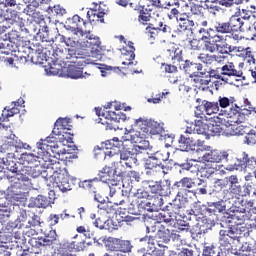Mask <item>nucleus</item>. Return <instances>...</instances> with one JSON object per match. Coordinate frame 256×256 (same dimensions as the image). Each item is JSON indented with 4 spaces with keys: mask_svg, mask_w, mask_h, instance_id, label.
<instances>
[{
    "mask_svg": "<svg viewBox=\"0 0 256 256\" xmlns=\"http://www.w3.org/2000/svg\"><path fill=\"white\" fill-rule=\"evenodd\" d=\"M44 175L46 181H50V183L58 185V188L62 193L72 191L73 184L69 182V177L65 174V168H63V164L61 162L57 160H50V163L44 171Z\"/></svg>",
    "mask_w": 256,
    "mask_h": 256,
    "instance_id": "nucleus-1",
    "label": "nucleus"
},
{
    "mask_svg": "<svg viewBox=\"0 0 256 256\" xmlns=\"http://www.w3.org/2000/svg\"><path fill=\"white\" fill-rule=\"evenodd\" d=\"M151 119L146 117H140L134 121V127L136 132L134 134L127 133L122 137L123 141H130L131 143H142L147 139L149 135V129L151 127Z\"/></svg>",
    "mask_w": 256,
    "mask_h": 256,
    "instance_id": "nucleus-2",
    "label": "nucleus"
},
{
    "mask_svg": "<svg viewBox=\"0 0 256 256\" xmlns=\"http://www.w3.org/2000/svg\"><path fill=\"white\" fill-rule=\"evenodd\" d=\"M193 127H187L185 132L180 135L178 139V144L181 151H195L196 145H201V140H199V129Z\"/></svg>",
    "mask_w": 256,
    "mask_h": 256,
    "instance_id": "nucleus-3",
    "label": "nucleus"
},
{
    "mask_svg": "<svg viewBox=\"0 0 256 256\" xmlns=\"http://www.w3.org/2000/svg\"><path fill=\"white\" fill-rule=\"evenodd\" d=\"M164 55L172 63H162L165 73H178V68L181 67V63H183V50L175 46H169L164 52Z\"/></svg>",
    "mask_w": 256,
    "mask_h": 256,
    "instance_id": "nucleus-4",
    "label": "nucleus"
},
{
    "mask_svg": "<svg viewBox=\"0 0 256 256\" xmlns=\"http://www.w3.org/2000/svg\"><path fill=\"white\" fill-rule=\"evenodd\" d=\"M85 249V242H77V241H62L58 244L55 249V253L58 256H77L75 253H79V251H83Z\"/></svg>",
    "mask_w": 256,
    "mask_h": 256,
    "instance_id": "nucleus-5",
    "label": "nucleus"
},
{
    "mask_svg": "<svg viewBox=\"0 0 256 256\" xmlns=\"http://www.w3.org/2000/svg\"><path fill=\"white\" fill-rule=\"evenodd\" d=\"M170 155L171 154L167 150H159L153 153L145 160V169L152 170L157 169V167L164 169L165 166L163 165V163H165V161H169Z\"/></svg>",
    "mask_w": 256,
    "mask_h": 256,
    "instance_id": "nucleus-6",
    "label": "nucleus"
},
{
    "mask_svg": "<svg viewBox=\"0 0 256 256\" xmlns=\"http://www.w3.org/2000/svg\"><path fill=\"white\" fill-rule=\"evenodd\" d=\"M104 118H100L99 123L106 127V131H113L117 129V123H121V121H127V115L123 112H114L108 111L106 114H103Z\"/></svg>",
    "mask_w": 256,
    "mask_h": 256,
    "instance_id": "nucleus-7",
    "label": "nucleus"
},
{
    "mask_svg": "<svg viewBox=\"0 0 256 256\" xmlns=\"http://www.w3.org/2000/svg\"><path fill=\"white\" fill-rule=\"evenodd\" d=\"M230 77H243V70H237V67L233 62H228L221 67V73H216V79H220L224 83L231 85Z\"/></svg>",
    "mask_w": 256,
    "mask_h": 256,
    "instance_id": "nucleus-8",
    "label": "nucleus"
},
{
    "mask_svg": "<svg viewBox=\"0 0 256 256\" xmlns=\"http://www.w3.org/2000/svg\"><path fill=\"white\" fill-rule=\"evenodd\" d=\"M225 49H228L229 53H235L237 57L246 61V63H255V55L251 47L244 48L243 46H233L231 44L224 45Z\"/></svg>",
    "mask_w": 256,
    "mask_h": 256,
    "instance_id": "nucleus-9",
    "label": "nucleus"
},
{
    "mask_svg": "<svg viewBox=\"0 0 256 256\" xmlns=\"http://www.w3.org/2000/svg\"><path fill=\"white\" fill-rule=\"evenodd\" d=\"M87 25H89V22L85 21L77 14L72 18H68L66 21L67 29H70V31H77L80 35H83V33H91V30L87 29Z\"/></svg>",
    "mask_w": 256,
    "mask_h": 256,
    "instance_id": "nucleus-10",
    "label": "nucleus"
},
{
    "mask_svg": "<svg viewBox=\"0 0 256 256\" xmlns=\"http://www.w3.org/2000/svg\"><path fill=\"white\" fill-rule=\"evenodd\" d=\"M203 160L207 161V163H221V161H226L230 167H234L235 165V163L231 162L227 151L212 150L203 155Z\"/></svg>",
    "mask_w": 256,
    "mask_h": 256,
    "instance_id": "nucleus-11",
    "label": "nucleus"
},
{
    "mask_svg": "<svg viewBox=\"0 0 256 256\" xmlns=\"http://www.w3.org/2000/svg\"><path fill=\"white\" fill-rule=\"evenodd\" d=\"M256 115L255 108L251 106H242L239 107L237 104L234 108L231 109V118L234 119V123H244L245 119L249 117V115Z\"/></svg>",
    "mask_w": 256,
    "mask_h": 256,
    "instance_id": "nucleus-12",
    "label": "nucleus"
},
{
    "mask_svg": "<svg viewBox=\"0 0 256 256\" xmlns=\"http://www.w3.org/2000/svg\"><path fill=\"white\" fill-rule=\"evenodd\" d=\"M199 105L196 107L198 115H215L219 113V102H210L207 100L196 99Z\"/></svg>",
    "mask_w": 256,
    "mask_h": 256,
    "instance_id": "nucleus-13",
    "label": "nucleus"
},
{
    "mask_svg": "<svg viewBox=\"0 0 256 256\" xmlns=\"http://www.w3.org/2000/svg\"><path fill=\"white\" fill-rule=\"evenodd\" d=\"M23 191V184L21 182H14L6 190L7 199H10V201H21L25 199V192Z\"/></svg>",
    "mask_w": 256,
    "mask_h": 256,
    "instance_id": "nucleus-14",
    "label": "nucleus"
},
{
    "mask_svg": "<svg viewBox=\"0 0 256 256\" xmlns=\"http://www.w3.org/2000/svg\"><path fill=\"white\" fill-rule=\"evenodd\" d=\"M143 203H145V201L139 200L137 197L133 196L132 198L125 197L119 203H115V205H125L124 210L126 211L127 209L129 213L134 214L137 209L143 207Z\"/></svg>",
    "mask_w": 256,
    "mask_h": 256,
    "instance_id": "nucleus-15",
    "label": "nucleus"
},
{
    "mask_svg": "<svg viewBox=\"0 0 256 256\" xmlns=\"http://www.w3.org/2000/svg\"><path fill=\"white\" fill-rule=\"evenodd\" d=\"M151 193L160 195V197H167L171 193V185L167 182H152L149 184Z\"/></svg>",
    "mask_w": 256,
    "mask_h": 256,
    "instance_id": "nucleus-16",
    "label": "nucleus"
},
{
    "mask_svg": "<svg viewBox=\"0 0 256 256\" xmlns=\"http://www.w3.org/2000/svg\"><path fill=\"white\" fill-rule=\"evenodd\" d=\"M165 208L169 211V213L176 217L185 216V203L181 201V199H174Z\"/></svg>",
    "mask_w": 256,
    "mask_h": 256,
    "instance_id": "nucleus-17",
    "label": "nucleus"
},
{
    "mask_svg": "<svg viewBox=\"0 0 256 256\" xmlns=\"http://www.w3.org/2000/svg\"><path fill=\"white\" fill-rule=\"evenodd\" d=\"M19 21H21V18L18 16L17 12L11 11V17L6 18L5 22H0V35L6 33L7 29H11V25H13V23H16V25H19L20 28L23 29L25 24Z\"/></svg>",
    "mask_w": 256,
    "mask_h": 256,
    "instance_id": "nucleus-18",
    "label": "nucleus"
},
{
    "mask_svg": "<svg viewBox=\"0 0 256 256\" xmlns=\"http://www.w3.org/2000/svg\"><path fill=\"white\" fill-rule=\"evenodd\" d=\"M210 40L216 47H219V43H225L224 45H229L228 41H235L236 43H239L243 38L239 34H229V35H219L216 34L215 36H209Z\"/></svg>",
    "mask_w": 256,
    "mask_h": 256,
    "instance_id": "nucleus-19",
    "label": "nucleus"
},
{
    "mask_svg": "<svg viewBox=\"0 0 256 256\" xmlns=\"http://www.w3.org/2000/svg\"><path fill=\"white\" fill-rule=\"evenodd\" d=\"M230 25V31L237 35L236 33H242V31H245V26H247V22L241 20L238 15H232L228 21Z\"/></svg>",
    "mask_w": 256,
    "mask_h": 256,
    "instance_id": "nucleus-20",
    "label": "nucleus"
},
{
    "mask_svg": "<svg viewBox=\"0 0 256 256\" xmlns=\"http://www.w3.org/2000/svg\"><path fill=\"white\" fill-rule=\"evenodd\" d=\"M50 49L52 51V57L54 61H59L60 63H65L66 59H71V53L68 52L67 49H63L59 46H50Z\"/></svg>",
    "mask_w": 256,
    "mask_h": 256,
    "instance_id": "nucleus-21",
    "label": "nucleus"
},
{
    "mask_svg": "<svg viewBox=\"0 0 256 256\" xmlns=\"http://www.w3.org/2000/svg\"><path fill=\"white\" fill-rule=\"evenodd\" d=\"M85 46L87 53H90L92 57H99V55H101L102 48L99 39L90 38L85 42Z\"/></svg>",
    "mask_w": 256,
    "mask_h": 256,
    "instance_id": "nucleus-22",
    "label": "nucleus"
},
{
    "mask_svg": "<svg viewBox=\"0 0 256 256\" xmlns=\"http://www.w3.org/2000/svg\"><path fill=\"white\" fill-rule=\"evenodd\" d=\"M216 103H218V110L227 109V107H229L228 115L231 118V110L235 109V105H237V100L235 99V97L219 96Z\"/></svg>",
    "mask_w": 256,
    "mask_h": 256,
    "instance_id": "nucleus-23",
    "label": "nucleus"
},
{
    "mask_svg": "<svg viewBox=\"0 0 256 256\" xmlns=\"http://www.w3.org/2000/svg\"><path fill=\"white\" fill-rule=\"evenodd\" d=\"M147 155H149V152H147V149H142L141 152H138L134 156H131L130 158L124 160L122 162V165H125L129 169H131L134 165H137L139 161H145V159H147Z\"/></svg>",
    "mask_w": 256,
    "mask_h": 256,
    "instance_id": "nucleus-24",
    "label": "nucleus"
},
{
    "mask_svg": "<svg viewBox=\"0 0 256 256\" xmlns=\"http://www.w3.org/2000/svg\"><path fill=\"white\" fill-rule=\"evenodd\" d=\"M220 235V241H223L225 245L229 243V239H239L241 236V233H239V228L233 229V227H230V229L227 230H220L219 232Z\"/></svg>",
    "mask_w": 256,
    "mask_h": 256,
    "instance_id": "nucleus-25",
    "label": "nucleus"
},
{
    "mask_svg": "<svg viewBox=\"0 0 256 256\" xmlns=\"http://www.w3.org/2000/svg\"><path fill=\"white\" fill-rule=\"evenodd\" d=\"M66 75L67 77H70V79H87L90 74L87 72L83 74V68H79L75 65H69L66 68Z\"/></svg>",
    "mask_w": 256,
    "mask_h": 256,
    "instance_id": "nucleus-26",
    "label": "nucleus"
},
{
    "mask_svg": "<svg viewBox=\"0 0 256 256\" xmlns=\"http://www.w3.org/2000/svg\"><path fill=\"white\" fill-rule=\"evenodd\" d=\"M240 161L239 165L245 167V169H250L253 173H256V158L249 157V154L243 152L241 157L238 159Z\"/></svg>",
    "mask_w": 256,
    "mask_h": 256,
    "instance_id": "nucleus-27",
    "label": "nucleus"
},
{
    "mask_svg": "<svg viewBox=\"0 0 256 256\" xmlns=\"http://www.w3.org/2000/svg\"><path fill=\"white\" fill-rule=\"evenodd\" d=\"M60 43H65L66 47H70V49H68V53H73V51H75V49H79L81 45V42H79L77 36L67 38L63 35H60Z\"/></svg>",
    "mask_w": 256,
    "mask_h": 256,
    "instance_id": "nucleus-28",
    "label": "nucleus"
},
{
    "mask_svg": "<svg viewBox=\"0 0 256 256\" xmlns=\"http://www.w3.org/2000/svg\"><path fill=\"white\" fill-rule=\"evenodd\" d=\"M152 11L153 10L151 8L145 7H142V9L139 10L138 22L140 23V25H147V23L151 21V19L153 18V16L151 15Z\"/></svg>",
    "mask_w": 256,
    "mask_h": 256,
    "instance_id": "nucleus-29",
    "label": "nucleus"
},
{
    "mask_svg": "<svg viewBox=\"0 0 256 256\" xmlns=\"http://www.w3.org/2000/svg\"><path fill=\"white\" fill-rule=\"evenodd\" d=\"M214 123L210 129L213 136L219 137L223 133V127H225V119L216 116Z\"/></svg>",
    "mask_w": 256,
    "mask_h": 256,
    "instance_id": "nucleus-30",
    "label": "nucleus"
},
{
    "mask_svg": "<svg viewBox=\"0 0 256 256\" xmlns=\"http://www.w3.org/2000/svg\"><path fill=\"white\" fill-rule=\"evenodd\" d=\"M30 207H37L38 209H46L49 207V199L43 195H38L36 198L31 199Z\"/></svg>",
    "mask_w": 256,
    "mask_h": 256,
    "instance_id": "nucleus-31",
    "label": "nucleus"
},
{
    "mask_svg": "<svg viewBox=\"0 0 256 256\" xmlns=\"http://www.w3.org/2000/svg\"><path fill=\"white\" fill-rule=\"evenodd\" d=\"M177 217H175L173 214L169 212V210L164 206V209H162V212L158 214V221L159 223H175V220Z\"/></svg>",
    "mask_w": 256,
    "mask_h": 256,
    "instance_id": "nucleus-32",
    "label": "nucleus"
},
{
    "mask_svg": "<svg viewBox=\"0 0 256 256\" xmlns=\"http://www.w3.org/2000/svg\"><path fill=\"white\" fill-rule=\"evenodd\" d=\"M226 180L227 185H230V191H234L236 195H239L241 193V185H239V178L237 177V175H231L229 177H226Z\"/></svg>",
    "mask_w": 256,
    "mask_h": 256,
    "instance_id": "nucleus-33",
    "label": "nucleus"
},
{
    "mask_svg": "<svg viewBox=\"0 0 256 256\" xmlns=\"http://www.w3.org/2000/svg\"><path fill=\"white\" fill-rule=\"evenodd\" d=\"M115 173H117V170H113L112 167L105 166L98 173L99 181L106 183L111 178V175H115Z\"/></svg>",
    "mask_w": 256,
    "mask_h": 256,
    "instance_id": "nucleus-34",
    "label": "nucleus"
},
{
    "mask_svg": "<svg viewBox=\"0 0 256 256\" xmlns=\"http://www.w3.org/2000/svg\"><path fill=\"white\" fill-rule=\"evenodd\" d=\"M157 237L162 243H169L171 241V230L164 225L158 227Z\"/></svg>",
    "mask_w": 256,
    "mask_h": 256,
    "instance_id": "nucleus-35",
    "label": "nucleus"
},
{
    "mask_svg": "<svg viewBox=\"0 0 256 256\" xmlns=\"http://www.w3.org/2000/svg\"><path fill=\"white\" fill-rule=\"evenodd\" d=\"M37 159H39V157L35 154L24 152L21 154L19 162L21 165H33V163H37Z\"/></svg>",
    "mask_w": 256,
    "mask_h": 256,
    "instance_id": "nucleus-36",
    "label": "nucleus"
},
{
    "mask_svg": "<svg viewBox=\"0 0 256 256\" xmlns=\"http://www.w3.org/2000/svg\"><path fill=\"white\" fill-rule=\"evenodd\" d=\"M215 29H216V33H218L219 35H231V34H233L231 32V27H230L229 22L218 21V22H216Z\"/></svg>",
    "mask_w": 256,
    "mask_h": 256,
    "instance_id": "nucleus-37",
    "label": "nucleus"
},
{
    "mask_svg": "<svg viewBox=\"0 0 256 256\" xmlns=\"http://www.w3.org/2000/svg\"><path fill=\"white\" fill-rule=\"evenodd\" d=\"M122 55L124 59H126V61H129L128 65H131V63H133V60L135 59V46H133V42H128L125 52L122 53Z\"/></svg>",
    "mask_w": 256,
    "mask_h": 256,
    "instance_id": "nucleus-38",
    "label": "nucleus"
},
{
    "mask_svg": "<svg viewBox=\"0 0 256 256\" xmlns=\"http://www.w3.org/2000/svg\"><path fill=\"white\" fill-rule=\"evenodd\" d=\"M198 171L200 173V177L209 179V177H211V175L215 174L217 169L215 167L211 166V164H204L203 166H201L200 169H198Z\"/></svg>",
    "mask_w": 256,
    "mask_h": 256,
    "instance_id": "nucleus-39",
    "label": "nucleus"
},
{
    "mask_svg": "<svg viewBox=\"0 0 256 256\" xmlns=\"http://www.w3.org/2000/svg\"><path fill=\"white\" fill-rule=\"evenodd\" d=\"M100 211H102V213H106V215H108L107 219H111V217H113V215H117V208H115V206L111 202L102 204L100 206Z\"/></svg>",
    "mask_w": 256,
    "mask_h": 256,
    "instance_id": "nucleus-40",
    "label": "nucleus"
},
{
    "mask_svg": "<svg viewBox=\"0 0 256 256\" xmlns=\"http://www.w3.org/2000/svg\"><path fill=\"white\" fill-rule=\"evenodd\" d=\"M40 3H46V1L45 0H36V1L34 0L33 2L26 4L27 6H26V8H24V13L26 15H29V17L31 15H34L35 12L37 11V9H39Z\"/></svg>",
    "mask_w": 256,
    "mask_h": 256,
    "instance_id": "nucleus-41",
    "label": "nucleus"
},
{
    "mask_svg": "<svg viewBox=\"0 0 256 256\" xmlns=\"http://www.w3.org/2000/svg\"><path fill=\"white\" fill-rule=\"evenodd\" d=\"M195 185L192 178L184 177L174 184L177 189H191Z\"/></svg>",
    "mask_w": 256,
    "mask_h": 256,
    "instance_id": "nucleus-42",
    "label": "nucleus"
},
{
    "mask_svg": "<svg viewBox=\"0 0 256 256\" xmlns=\"http://www.w3.org/2000/svg\"><path fill=\"white\" fill-rule=\"evenodd\" d=\"M165 131L161 123L151 120L148 135H161Z\"/></svg>",
    "mask_w": 256,
    "mask_h": 256,
    "instance_id": "nucleus-43",
    "label": "nucleus"
},
{
    "mask_svg": "<svg viewBox=\"0 0 256 256\" xmlns=\"http://www.w3.org/2000/svg\"><path fill=\"white\" fill-rule=\"evenodd\" d=\"M217 246L213 243L204 242L203 253L206 256H219Z\"/></svg>",
    "mask_w": 256,
    "mask_h": 256,
    "instance_id": "nucleus-44",
    "label": "nucleus"
},
{
    "mask_svg": "<svg viewBox=\"0 0 256 256\" xmlns=\"http://www.w3.org/2000/svg\"><path fill=\"white\" fill-rule=\"evenodd\" d=\"M111 225H113V221L112 220H101V218H97L94 221V226L97 227V229H106L107 231H112L113 227H111Z\"/></svg>",
    "mask_w": 256,
    "mask_h": 256,
    "instance_id": "nucleus-45",
    "label": "nucleus"
},
{
    "mask_svg": "<svg viewBox=\"0 0 256 256\" xmlns=\"http://www.w3.org/2000/svg\"><path fill=\"white\" fill-rule=\"evenodd\" d=\"M87 17L90 21V23L92 21H98L100 23H105V19H103L105 17V12H99L97 10H93L91 13L88 11L87 12Z\"/></svg>",
    "mask_w": 256,
    "mask_h": 256,
    "instance_id": "nucleus-46",
    "label": "nucleus"
},
{
    "mask_svg": "<svg viewBox=\"0 0 256 256\" xmlns=\"http://www.w3.org/2000/svg\"><path fill=\"white\" fill-rule=\"evenodd\" d=\"M242 33H245L247 39L253 41L256 37V22H254L252 25H249V23L246 24Z\"/></svg>",
    "mask_w": 256,
    "mask_h": 256,
    "instance_id": "nucleus-47",
    "label": "nucleus"
},
{
    "mask_svg": "<svg viewBox=\"0 0 256 256\" xmlns=\"http://www.w3.org/2000/svg\"><path fill=\"white\" fill-rule=\"evenodd\" d=\"M185 11H191L192 15H198L199 17H203V6L199 4H192L189 6V4H185L184 6Z\"/></svg>",
    "mask_w": 256,
    "mask_h": 256,
    "instance_id": "nucleus-48",
    "label": "nucleus"
},
{
    "mask_svg": "<svg viewBox=\"0 0 256 256\" xmlns=\"http://www.w3.org/2000/svg\"><path fill=\"white\" fill-rule=\"evenodd\" d=\"M226 222L229 224V227H239V225H242L243 223V216H239L237 214H232L227 217Z\"/></svg>",
    "mask_w": 256,
    "mask_h": 256,
    "instance_id": "nucleus-49",
    "label": "nucleus"
},
{
    "mask_svg": "<svg viewBox=\"0 0 256 256\" xmlns=\"http://www.w3.org/2000/svg\"><path fill=\"white\" fill-rule=\"evenodd\" d=\"M219 5L222 7H233V5H242V3H249V0H219Z\"/></svg>",
    "mask_w": 256,
    "mask_h": 256,
    "instance_id": "nucleus-50",
    "label": "nucleus"
},
{
    "mask_svg": "<svg viewBox=\"0 0 256 256\" xmlns=\"http://www.w3.org/2000/svg\"><path fill=\"white\" fill-rule=\"evenodd\" d=\"M150 205H153L154 209H165V207H163V196H152L150 200Z\"/></svg>",
    "mask_w": 256,
    "mask_h": 256,
    "instance_id": "nucleus-51",
    "label": "nucleus"
},
{
    "mask_svg": "<svg viewBox=\"0 0 256 256\" xmlns=\"http://www.w3.org/2000/svg\"><path fill=\"white\" fill-rule=\"evenodd\" d=\"M152 26L153 24H149V26L146 28V33L148 37H150V39H153V41H155V39H159V33L161 32L159 31V29Z\"/></svg>",
    "mask_w": 256,
    "mask_h": 256,
    "instance_id": "nucleus-52",
    "label": "nucleus"
},
{
    "mask_svg": "<svg viewBox=\"0 0 256 256\" xmlns=\"http://www.w3.org/2000/svg\"><path fill=\"white\" fill-rule=\"evenodd\" d=\"M224 201L220 198L217 202H212L209 204V207H213V213H223L225 211Z\"/></svg>",
    "mask_w": 256,
    "mask_h": 256,
    "instance_id": "nucleus-53",
    "label": "nucleus"
},
{
    "mask_svg": "<svg viewBox=\"0 0 256 256\" xmlns=\"http://www.w3.org/2000/svg\"><path fill=\"white\" fill-rule=\"evenodd\" d=\"M121 243V239L118 238H108V247L110 251H119V245Z\"/></svg>",
    "mask_w": 256,
    "mask_h": 256,
    "instance_id": "nucleus-54",
    "label": "nucleus"
},
{
    "mask_svg": "<svg viewBox=\"0 0 256 256\" xmlns=\"http://www.w3.org/2000/svg\"><path fill=\"white\" fill-rule=\"evenodd\" d=\"M241 126H235V125H230L227 128L226 135H230L232 137H235L236 135H243V132H241Z\"/></svg>",
    "mask_w": 256,
    "mask_h": 256,
    "instance_id": "nucleus-55",
    "label": "nucleus"
},
{
    "mask_svg": "<svg viewBox=\"0 0 256 256\" xmlns=\"http://www.w3.org/2000/svg\"><path fill=\"white\" fill-rule=\"evenodd\" d=\"M94 181H97V178L93 180H84L79 184V187L85 189L86 191H95V186L93 185Z\"/></svg>",
    "mask_w": 256,
    "mask_h": 256,
    "instance_id": "nucleus-56",
    "label": "nucleus"
},
{
    "mask_svg": "<svg viewBox=\"0 0 256 256\" xmlns=\"http://www.w3.org/2000/svg\"><path fill=\"white\" fill-rule=\"evenodd\" d=\"M36 247H51L54 245L49 239H47L45 236L44 237H38L37 240L35 241Z\"/></svg>",
    "mask_w": 256,
    "mask_h": 256,
    "instance_id": "nucleus-57",
    "label": "nucleus"
},
{
    "mask_svg": "<svg viewBox=\"0 0 256 256\" xmlns=\"http://www.w3.org/2000/svg\"><path fill=\"white\" fill-rule=\"evenodd\" d=\"M118 247V251H121V253H129V251H131V242L127 240H120Z\"/></svg>",
    "mask_w": 256,
    "mask_h": 256,
    "instance_id": "nucleus-58",
    "label": "nucleus"
},
{
    "mask_svg": "<svg viewBox=\"0 0 256 256\" xmlns=\"http://www.w3.org/2000/svg\"><path fill=\"white\" fill-rule=\"evenodd\" d=\"M241 21H245V23H249L251 21V12L247 9H242L239 11V15H237Z\"/></svg>",
    "mask_w": 256,
    "mask_h": 256,
    "instance_id": "nucleus-59",
    "label": "nucleus"
},
{
    "mask_svg": "<svg viewBox=\"0 0 256 256\" xmlns=\"http://www.w3.org/2000/svg\"><path fill=\"white\" fill-rule=\"evenodd\" d=\"M55 127H58V129H64L69 131V120H67L66 118H59L55 122Z\"/></svg>",
    "mask_w": 256,
    "mask_h": 256,
    "instance_id": "nucleus-60",
    "label": "nucleus"
},
{
    "mask_svg": "<svg viewBox=\"0 0 256 256\" xmlns=\"http://www.w3.org/2000/svg\"><path fill=\"white\" fill-rule=\"evenodd\" d=\"M179 27L181 31H187V29H191V27H195V22L193 20H184L179 23Z\"/></svg>",
    "mask_w": 256,
    "mask_h": 256,
    "instance_id": "nucleus-61",
    "label": "nucleus"
},
{
    "mask_svg": "<svg viewBox=\"0 0 256 256\" xmlns=\"http://www.w3.org/2000/svg\"><path fill=\"white\" fill-rule=\"evenodd\" d=\"M134 196L137 197L139 201H145V199L149 197V192L143 188H139Z\"/></svg>",
    "mask_w": 256,
    "mask_h": 256,
    "instance_id": "nucleus-62",
    "label": "nucleus"
},
{
    "mask_svg": "<svg viewBox=\"0 0 256 256\" xmlns=\"http://www.w3.org/2000/svg\"><path fill=\"white\" fill-rule=\"evenodd\" d=\"M204 47H205L206 51H208L209 53H215V51L217 50V46L211 40V38H208V40H206L204 42Z\"/></svg>",
    "mask_w": 256,
    "mask_h": 256,
    "instance_id": "nucleus-63",
    "label": "nucleus"
},
{
    "mask_svg": "<svg viewBox=\"0 0 256 256\" xmlns=\"http://www.w3.org/2000/svg\"><path fill=\"white\" fill-rule=\"evenodd\" d=\"M37 147L42 151V153H49V151L53 149V146L49 145L47 142L43 140L37 143Z\"/></svg>",
    "mask_w": 256,
    "mask_h": 256,
    "instance_id": "nucleus-64",
    "label": "nucleus"
}]
</instances>
